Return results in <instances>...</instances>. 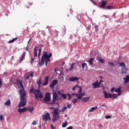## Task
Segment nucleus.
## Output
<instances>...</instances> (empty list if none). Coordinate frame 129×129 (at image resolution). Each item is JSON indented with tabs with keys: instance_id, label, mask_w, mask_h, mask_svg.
I'll return each mask as SVG.
<instances>
[{
	"instance_id": "35",
	"label": "nucleus",
	"mask_w": 129,
	"mask_h": 129,
	"mask_svg": "<svg viewBox=\"0 0 129 129\" xmlns=\"http://www.w3.org/2000/svg\"><path fill=\"white\" fill-rule=\"evenodd\" d=\"M98 60L99 61V62H100L102 63H104V60H103L102 58L100 57L98 58Z\"/></svg>"
},
{
	"instance_id": "63",
	"label": "nucleus",
	"mask_w": 129,
	"mask_h": 129,
	"mask_svg": "<svg viewBox=\"0 0 129 129\" xmlns=\"http://www.w3.org/2000/svg\"><path fill=\"white\" fill-rule=\"evenodd\" d=\"M64 64H65V62H63V63H62V66H64Z\"/></svg>"
},
{
	"instance_id": "19",
	"label": "nucleus",
	"mask_w": 129,
	"mask_h": 129,
	"mask_svg": "<svg viewBox=\"0 0 129 129\" xmlns=\"http://www.w3.org/2000/svg\"><path fill=\"white\" fill-rule=\"evenodd\" d=\"M27 111V108H21L18 109V112L19 113H23V112H25Z\"/></svg>"
},
{
	"instance_id": "26",
	"label": "nucleus",
	"mask_w": 129,
	"mask_h": 129,
	"mask_svg": "<svg viewBox=\"0 0 129 129\" xmlns=\"http://www.w3.org/2000/svg\"><path fill=\"white\" fill-rule=\"evenodd\" d=\"M44 61H45L44 60H42L41 59V61L38 62V64H39L40 67H41L42 66H43V65H44V64H45Z\"/></svg>"
},
{
	"instance_id": "59",
	"label": "nucleus",
	"mask_w": 129,
	"mask_h": 129,
	"mask_svg": "<svg viewBox=\"0 0 129 129\" xmlns=\"http://www.w3.org/2000/svg\"><path fill=\"white\" fill-rule=\"evenodd\" d=\"M31 40H32V38H30L28 42V44L27 45H29V44L30 43V42H31Z\"/></svg>"
},
{
	"instance_id": "36",
	"label": "nucleus",
	"mask_w": 129,
	"mask_h": 129,
	"mask_svg": "<svg viewBox=\"0 0 129 129\" xmlns=\"http://www.w3.org/2000/svg\"><path fill=\"white\" fill-rule=\"evenodd\" d=\"M67 96H69V97L68 98V99H69V100H70V99H71V98H72V96H71V95L70 93L67 94Z\"/></svg>"
},
{
	"instance_id": "48",
	"label": "nucleus",
	"mask_w": 129,
	"mask_h": 129,
	"mask_svg": "<svg viewBox=\"0 0 129 129\" xmlns=\"http://www.w3.org/2000/svg\"><path fill=\"white\" fill-rule=\"evenodd\" d=\"M67 107H68V108H71V107H72L71 104H68L67 105Z\"/></svg>"
},
{
	"instance_id": "34",
	"label": "nucleus",
	"mask_w": 129,
	"mask_h": 129,
	"mask_svg": "<svg viewBox=\"0 0 129 129\" xmlns=\"http://www.w3.org/2000/svg\"><path fill=\"white\" fill-rule=\"evenodd\" d=\"M117 96H119V95H118V94H114L113 95H112V97H113L114 99L116 98V97H117Z\"/></svg>"
},
{
	"instance_id": "8",
	"label": "nucleus",
	"mask_w": 129,
	"mask_h": 129,
	"mask_svg": "<svg viewBox=\"0 0 129 129\" xmlns=\"http://www.w3.org/2000/svg\"><path fill=\"white\" fill-rule=\"evenodd\" d=\"M42 119H43L44 121H45V122L48 121V120H51L50 114L48 112H47L46 113L42 115Z\"/></svg>"
},
{
	"instance_id": "3",
	"label": "nucleus",
	"mask_w": 129,
	"mask_h": 129,
	"mask_svg": "<svg viewBox=\"0 0 129 129\" xmlns=\"http://www.w3.org/2000/svg\"><path fill=\"white\" fill-rule=\"evenodd\" d=\"M52 121L55 122L60 119V116L59 115V108H54V111L52 112Z\"/></svg>"
},
{
	"instance_id": "4",
	"label": "nucleus",
	"mask_w": 129,
	"mask_h": 129,
	"mask_svg": "<svg viewBox=\"0 0 129 129\" xmlns=\"http://www.w3.org/2000/svg\"><path fill=\"white\" fill-rule=\"evenodd\" d=\"M52 57V53L50 52L49 53V55H48V52L44 51L42 55L41 56V59L43 61H51V59H50V58Z\"/></svg>"
},
{
	"instance_id": "25",
	"label": "nucleus",
	"mask_w": 129,
	"mask_h": 129,
	"mask_svg": "<svg viewBox=\"0 0 129 129\" xmlns=\"http://www.w3.org/2000/svg\"><path fill=\"white\" fill-rule=\"evenodd\" d=\"M97 107H98L97 106H96L94 107H92L91 108V110H89L90 112H92L93 111H94V110H95V109H97Z\"/></svg>"
},
{
	"instance_id": "5",
	"label": "nucleus",
	"mask_w": 129,
	"mask_h": 129,
	"mask_svg": "<svg viewBox=\"0 0 129 129\" xmlns=\"http://www.w3.org/2000/svg\"><path fill=\"white\" fill-rule=\"evenodd\" d=\"M51 104H57V105H59L58 94H57V93L56 92L53 93L52 100Z\"/></svg>"
},
{
	"instance_id": "24",
	"label": "nucleus",
	"mask_w": 129,
	"mask_h": 129,
	"mask_svg": "<svg viewBox=\"0 0 129 129\" xmlns=\"http://www.w3.org/2000/svg\"><path fill=\"white\" fill-rule=\"evenodd\" d=\"M5 105H7V106H10L11 105V100H8L6 102L4 103Z\"/></svg>"
},
{
	"instance_id": "38",
	"label": "nucleus",
	"mask_w": 129,
	"mask_h": 129,
	"mask_svg": "<svg viewBox=\"0 0 129 129\" xmlns=\"http://www.w3.org/2000/svg\"><path fill=\"white\" fill-rule=\"evenodd\" d=\"M72 101H73L74 104H75V103H76V102H77V98L73 99L72 100Z\"/></svg>"
},
{
	"instance_id": "14",
	"label": "nucleus",
	"mask_w": 129,
	"mask_h": 129,
	"mask_svg": "<svg viewBox=\"0 0 129 129\" xmlns=\"http://www.w3.org/2000/svg\"><path fill=\"white\" fill-rule=\"evenodd\" d=\"M47 84H49V76H46L45 77V81L43 83V86H46Z\"/></svg>"
},
{
	"instance_id": "49",
	"label": "nucleus",
	"mask_w": 129,
	"mask_h": 129,
	"mask_svg": "<svg viewBox=\"0 0 129 129\" xmlns=\"http://www.w3.org/2000/svg\"><path fill=\"white\" fill-rule=\"evenodd\" d=\"M109 65H112V66H114V64H113V62H108Z\"/></svg>"
},
{
	"instance_id": "22",
	"label": "nucleus",
	"mask_w": 129,
	"mask_h": 129,
	"mask_svg": "<svg viewBox=\"0 0 129 129\" xmlns=\"http://www.w3.org/2000/svg\"><path fill=\"white\" fill-rule=\"evenodd\" d=\"M94 60V58H90L88 60V62L89 63L90 66H91L93 65V60Z\"/></svg>"
},
{
	"instance_id": "61",
	"label": "nucleus",
	"mask_w": 129,
	"mask_h": 129,
	"mask_svg": "<svg viewBox=\"0 0 129 129\" xmlns=\"http://www.w3.org/2000/svg\"><path fill=\"white\" fill-rule=\"evenodd\" d=\"M59 75H62V76H63V75H64V73H63V72H60V74H59Z\"/></svg>"
},
{
	"instance_id": "12",
	"label": "nucleus",
	"mask_w": 129,
	"mask_h": 129,
	"mask_svg": "<svg viewBox=\"0 0 129 129\" xmlns=\"http://www.w3.org/2000/svg\"><path fill=\"white\" fill-rule=\"evenodd\" d=\"M103 94L105 96V98H111L112 97L111 94H108L106 91H103Z\"/></svg>"
},
{
	"instance_id": "50",
	"label": "nucleus",
	"mask_w": 129,
	"mask_h": 129,
	"mask_svg": "<svg viewBox=\"0 0 129 129\" xmlns=\"http://www.w3.org/2000/svg\"><path fill=\"white\" fill-rule=\"evenodd\" d=\"M114 91V88L113 87L111 89L110 91L111 92H113Z\"/></svg>"
},
{
	"instance_id": "64",
	"label": "nucleus",
	"mask_w": 129,
	"mask_h": 129,
	"mask_svg": "<svg viewBox=\"0 0 129 129\" xmlns=\"http://www.w3.org/2000/svg\"><path fill=\"white\" fill-rule=\"evenodd\" d=\"M51 127L52 129H53V125H52V124L51 125Z\"/></svg>"
},
{
	"instance_id": "21",
	"label": "nucleus",
	"mask_w": 129,
	"mask_h": 129,
	"mask_svg": "<svg viewBox=\"0 0 129 129\" xmlns=\"http://www.w3.org/2000/svg\"><path fill=\"white\" fill-rule=\"evenodd\" d=\"M89 99H90V97H84V98H82V101H83V102H88V101H89Z\"/></svg>"
},
{
	"instance_id": "23",
	"label": "nucleus",
	"mask_w": 129,
	"mask_h": 129,
	"mask_svg": "<svg viewBox=\"0 0 129 129\" xmlns=\"http://www.w3.org/2000/svg\"><path fill=\"white\" fill-rule=\"evenodd\" d=\"M25 56H26V52H24L20 59V63H21L23 60H24V58H25Z\"/></svg>"
},
{
	"instance_id": "52",
	"label": "nucleus",
	"mask_w": 129,
	"mask_h": 129,
	"mask_svg": "<svg viewBox=\"0 0 129 129\" xmlns=\"http://www.w3.org/2000/svg\"><path fill=\"white\" fill-rule=\"evenodd\" d=\"M48 62H49V60L44 61V62L45 63V66H47Z\"/></svg>"
},
{
	"instance_id": "32",
	"label": "nucleus",
	"mask_w": 129,
	"mask_h": 129,
	"mask_svg": "<svg viewBox=\"0 0 129 129\" xmlns=\"http://www.w3.org/2000/svg\"><path fill=\"white\" fill-rule=\"evenodd\" d=\"M68 124V122L67 121H66L62 125V127H66L67 126V125Z\"/></svg>"
},
{
	"instance_id": "56",
	"label": "nucleus",
	"mask_w": 129,
	"mask_h": 129,
	"mask_svg": "<svg viewBox=\"0 0 129 129\" xmlns=\"http://www.w3.org/2000/svg\"><path fill=\"white\" fill-rule=\"evenodd\" d=\"M76 94H75V93H72V94H71V96H74V95L75 96V97H76Z\"/></svg>"
},
{
	"instance_id": "33",
	"label": "nucleus",
	"mask_w": 129,
	"mask_h": 129,
	"mask_svg": "<svg viewBox=\"0 0 129 129\" xmlns=\"http://www.w3.org/2000/svg\"><path fill=\"white\" fill-rule=\"evenodd\" d=\"M74 65H75V63H72L70 69H68V71H70L72 70V69H73V67H74Z\"/></svg>"
},
{
	"instance_id": "27",
	"label": "nucleus",
	"mask_w": 129,
	"mask_h": 129,
	"mask_svg": "<svg viewBox=\"0 0 129 129\" xmlns=\"http://www.w3.org/2000/svg\"><path fill=\"white\" fill-rule=\"evenodd\" d=\"M37 84H38V87H41V85L42 84V82L41 81V78L37 82Z\"/></svg>"
},
{
	"instance_id": "51",
	"label": "nucleus",
	"mask_w": 129,
	"mask_h": 129,
	"mask_svg": "<svg viewBox=\"0 0 129 129\" xmlns=\"http://www.w3.org/2000/svg\"><path fill=\"white\" fill-rule=\"evenodd\" d=\"M57 93H58V94H59V95H62V94H62V93H61V92H60V91H58L57 92Z\"/></svg>"
},
{
	"instance_id": "13",
	"label": "nucleus",
	"mask_w": 129,
	"mask_h": 129,
	"mask_svg": "<svg viewBox=\"0 0 129 129\" xmlns=\"http://www.w3.org/2000/svg\"><path fill=\"white\" fill-rule=\"evenodd\" d=\"M80 78H77V77H73L69 79V81H78Z\"/></svg>"
},
{
	"instance_id": "60",
	"label": "nucleus",
	"mask_w": 129,
	"mask_h": 129,
	"mask_svg": "<svg viewBox=\"0 0 129 129\" xmlns=\"http://www.w3.org/2000/svg\"><path fill=\"white\" fill-rule=\"evenodd\" d=\"M101 106H105V107H106V106H105V103H104L103 105L100 106V107H101Z\"/></svg>"
},
{
	"instance_id": "57",
	"label": "nucleus",
	"mask_w": 129,
	"mask_h": 129,
	"mask_svg": "<svg viewBox=\"0 0 129 129\" xmlns=\"http://www.w3.org/2000/svg\"><path fill=\"white\" fill-rule=\"evenodd\" d=\"M29 46V45H27V47H26V50H27V51H28V52H30V50H29V49H28V47Z\"/></svg>"
},
{
	"instance_id": "45",
	"label": "nucleus",
	"mask_w": 129,
	"mask_h": 129,
	"mask_svg": "<svg viewBox=\"0 0 129 129\" xmlns=\"http://www.w3.org/2000/svg\"><path fill=\"white\" fill-rule=\"evenodd\" d=\"M36 124H37V121H33V122L32 123L33 125H36Z\"/></svg>"
},
{
	"instance_id": "37",
	"label": "nucleus",
	"mask_w": 129,
	"mask_h": 129,
	"mask_svg": "<svg viewBox=\"0 0 129 129\" xmlns=\"http://www.w3.org/2000/svg\"><path fill=\"white\" fill-rule=\"evenodd\" d=\"M62 97L63 99H66V97H67V95L65 94H61Z\"/></svg>"
},
{
	"instance_id": "41",
	"label": "nucleus",
	"mask_w": 129,
	"mask_h": 129,
	"mask_svg": "<svg viewBox=\"0 0 129 129\" xmlns=\"http://www.w3.org/2000/svg\"><path fill=\"white\" fill-rule=\"evenodd\" d=\"M29 73L30 74V76H31V78H33V77H34V73L29 72Z\"/></svg>"
},
{
	"instance_id": "58",
	"label": "nucleus",
	"mask_w": 129,
	"mask_h": 129,
	"mask_svg": "<svg viewBox=\"0 0 129 129\" xmlns=\"http://www.w3.org/2000/svg\"><path fill=\"white\" fill-rule=\"evenodd\" d=\"M30 78V75H28L26 78H25V79H29Z\"/></svg>"
},
{
	"instance_id": "62",
	"label": "nucleus",
	"mask_w": 129,
	"mask_h": 129,
	"mask_svg": "<svg viewBox=\"0 0 129 129\" xmlns=\"http://www.w3.org/2000/svg\"><path fill=\"white\" fill-rule=\"evenodd\" d=\"M99 126H100V127H102V124H99Z\"/></svg>"
},
{
	"instance_id": "17",
	"label": "nucleus",
	"mask_w": 129,
	"mask_h": 129,
	"mask_svg": "<svg viewBox=\"0 0 129 129\" xmlns=\"http://www.w3.org/2000/svg\"><path fill=\"white\" fill-rule=\"evenodd\" d=\"M35 109L34 107H32L31 106H29L28 107L26 108V111H30L31 113H33V111Z\"/></svg>"
},
{
	"instance_id": "2",
	"label": "nucleus",
	"mask_w": 129,
	"mask_h": 129,
	"mask_svg": "<svg viewBox=\"0 0 129 129\" xmlns=\"http://www.w3.org/2000/svg\"><path fill=\"white\" fill-rule=\"evenodd\" d=\"M30 92V93L34 94L35 99L43 98V97L42 92L40 90H35L33 87H31Z\"/></svg>"
},
{
	"instance_id": "30",
	"label": "nucleus",
	"mask_w": 129,
	"mask_h": 129,
	"mask_svg": "<svg viewBox=\"0 0 129 129\" xmlns=\"http://www.w3.org/2000/svg\"><path fill=\"white\" fill-rule=\"evenodd\" d=\"M66 109H67V107L63 106V107H62V109L59 110V111H62V112H64V111H65V110H66Z\"/></svg>"
},
{
	"instance_id": "42",
	"label": "nucleus",
	"mask_w": 129,
	"mask_h": 129,
	"mask_svg": "<svg viewBox=\"0 0 129 129\" xmlns=\"http://www.w3.org/2000/svg\"><path fill=\"white\" fill-rule=\"evenodd\" d=\"M94 29L96 30V32H97V31H98V26L97 25L95 26Z\"/></svg>"
},
{
	"instance_id": "40",
	"label": "nucleus",
	"mask_w": 129,
	"mask_h": 129,
	"mask_svg": "<svg viewBox=\"0 0 129 129\" xmlns=\"http://www.w3.org/2000/svg\"><path fill=\"white\" fill-rule=\"evenodd\" d=\"M85 65H86V63H83L82 64V68L83 70H84V67H85Z\"/></svg>"
},
{
	"instance_id": "11",
	"label": "nucleus",
	"mask_w": 129,
	"mask_h": 129,
	"mask_svg": "<svg viewBox=\"0 0 129 129\" xmlns=\"http://www.w3.org/2000/svg\"><path fill=\"white\" fill-rule=\"evenodd\" d=\"M58 83V80H53L51 82V84L50 85V87H51L52 89L54 88V87L57 85Z\"/></svg>"
},
{
	"instance_id": "1",
	"label": "nucleus",
	"mask_w": 129,
	"mask_h": 129,
	"mask_svg": "<svg viewBox=\"0 0 129 129\" xmlns=\"http://www.w3.org/2000/svg\"><path fill=\"white\" fill-rule=\"evenodd\" d=\"M16 83L18 85H20L21 89L19 90V93L20 94V101L18 105V107L21 108L27 105V94L23 85V81L20 79H17Z\"/></svg>"
},
{
	"instance_id": "47",
	"label": "nucleus",
	"mask_w": 129,
	"mask_h": 129,
	"mask_svg": "<svg viewBox=\"0 0 129 129\" xmlns=\"http://www.w3.org/2000/svg\"><path fill=\"white\" fill-rule=\"evenodd\" d=\"M4 119V115H0V120H3Z\"/></svg>"
},
{
	"instance_id": "10",
	"label": "nucleus",
	"mask_w": 129,
	"mask_h": 129,
	"mask_svg": "<svg viewBox=\"0 0 129 129\" xmlns=\"http://www.w3.org/2000/svg\"><path fill=\"white\" fill-rule=\"evenodd\" d=\"M101 5L100 8L101 9H105V6L107 5V2H106V0H101Z\"/></svg>"
},
{
	"instance_id": "55",
	"label": "nucleus",
	"mask_w": 129,
	"mask_h": 129,
	"mask_svg": "<svg viewBox=\"0 0 129 129\" xmlns=\"http://www.w3.org/2000/svg\"><path fill=\"white\" fill-rule=\"evenodd\" d=\"M81 94H82V95H83V96H84V95H85V92H83V93H81Z\"/></svg>"
},
{
	"instance_id": "46",
	"label": "nucleus",
	"mask_w": 129,
	"mask_h": 129,
	"mask_svg": "<svg viewBox=\"0 0 129 129\" xmlns=\"http://www.w3.org/2000/svg\"><path fill=\"white\" fill-rule=\"evenodd\" d=\"M105 118H107V119L111 118V116H110V115L105 116Z\"/></svg>"
},
{
	"instance_id": "39",
	"label": "nucleus",
	"mask_w": 129,
	"mask_h": 129,
	"mask_svg": "<svg viewBox=\"0 0 129 129\" xmlns=\"http://www.w3.org/2000/svg\"><path fill=\"white\" fill-rule=\"evenodd\" d=\"M78 88H79V90L78 91V93H81L82 92V88H81V87H78Z\"/></svg>"
},
{
	"instance_id": "15",
	"label": "nucleus",
	"mask_w": 129,
	"mask_h": 129,
	"mask_svg": "<svg viewBox=\"0 0 129 129\" xmlns=\"http://www.w3.org/2000/svg\"><path fill=\"white\" fill-rule=\"evenodd\" d=\"M115 92H117V94L118 95H121V88L119 87L117 89L114 90Z\"/></svg>"
},
{
	"instance_id": "28",
	"label": "nucleus",
	"mask_w": 129,
	"mask_h": 129,
	"mask_svg": "<svg viewBox=\"0 0 129 129\" xmlns=\"http://www.w3.org/2000/svg\"><path fill=\"white\" fill-rule=\"evenodd\" d=\"M17 40H18V37H16V38L13 39L12 40H10L8 42V43H14V42H15V41H17Z\"/></svg>"
},
{
	"instance_id": "20",
	"label": "nucleus",
	"mask_w": 129,
	"mask_h": 129,
	"mask_svg": "<svg viewBox=\"0 0 129 129\" xmlns=\"http://www.w3.org/2000/svg\"><path fill=\"white\" fill-rule=\"evenodd\" d=\"M76 97H77L78 99H82L83 95L81 93H77L76 94Z\"/></svg>"
},
{
	"instance_id": "43",
	"label": "nucleus",
	"mask_w": 129,
	"mask_h": 129,
	"mask_svg": "<svg viewBox=\"0 0 129 129\" xmlns=\"http://www.w3.org/2000/svg\"><path fill=\"white\" fill-rule=\"evenodd\" d=\"M78 87H79L78 85H76L75 87H74L72 88V90H75L76 88H78Z\"/></svg>"
},
{
	"instance_id": "18",
	"label": "nucleus",
	"mask_w": 129,
	"mask_h": 129,
	"mask_svg": "<svg viewBox=\"0 0 129 129\" xmlns=\"http://www.w3.org/2000/svg\"><path fill=\"white\" fill-rule=\"evenodd\" d=\"M123 79L124 80V82L125 84H126V83H128L129 76L128 75L126 76V77L125 78H123Z\"/></svg>"
},
{
	"instance_id": "53",
	"label": "nucleus",
	"mask_w": 129,
	"mask_h": 129,
	"mask_svg": "<svg viewBox=\"0 0 129 129\" xmlns=\"http://www.w3.org/2000/svg\"><path fill=\"white\" fill-rule=\"evenodd\" d=\"M102 82H103V81L102 80H101L98 83L100 85Z\"/></svg>"
},
{
	"instance_id": "16",
	"label": "nucleus",
	"mask_w": 129,
	"mask_h": 129,
	"mask_svg": "<svg viewBox=\"0 0 129 129\" xmlns=\"http://www.w3.org/2000/svg\"><path fill=\"white\" fill-rule=\"evenodd\" d=\"M99 84L98 81H96L95 83H93V88H99Z\"/></svg>"
},
{
	"instance_id": "44",
	"label": "nucleus",
	"mask_w": 129,
	"mask_h": 129,
	"mask_svg": "<svg viewBox=\"0 0 129 129\" xmlns=\"http://www.w3.org/2000/svg\"><path fill=\"white\" fill-rule=\"evenodd\" d=\"M3 84V82H2V79L0 77V88H2V85Z\"/></svg>"
},
{
	"instance_id": "31",
	"label": "nucleus",
	"mask_w": 129,
	"mask_h": 129,
	"mask_svg": "<svg viewBox=\"0 0 129 129\" xmlns=\"http://www.w3.org/2000/svg\"><path fill=\"white\" fill-rule=\"evenodd\" d=\"M112 9H113V6H107L106 8V10H112Z\"/></svg>"
},
{
	"instance_id": "6",
	"label": "nucleus",
	"mask_w": 129,
	"mask_h": 129,
	"mask_svg": "<svg viewBox=\"0 0 129 129\" xmlns=\"http://www.w3.org/2000/svg\"><path fill=\"white\" fill-rule=\"evenodd\" d=\"M119 67H121V74H126V73L127 72V68H126L125 64L123 62H121L119 64Z\"/></svg>"
},
{
	"instance_id": "29",
	"label": "nucleus",
	"mask_w": 129,
	"mask_h": 129,
	"mask_svg": "<svg viewBox=\"0 0 129 129\" xmlns=\"http://www.w3.org/2000/svg\"><path fill=\"white\" fill-rule=\"evenodd\" d=\"M38 51H39V53H38V58H40V57L41 56V52H42V48L40 47V48H39Z\"/></svg>"
},
{
	"instance_id": "7",
	"label": "nucleus",
	"mask_w": 129,
	"mask_h": 129,
	"mask_svg": "<svg viewBox=\"0 0 129 129\" xmlns=\"http://www.w3.org/2000/svg\"><path fill=\"white\" fill-rule=\"evenodd\" d=\"M38 48H39V46H35L34 47V58L33 57V56L31 57L30 63H31V65H33V64L34 63V61H35V57H37L38 56L37 51H38Z\"/></svg>"
},
{
	"instance_id": "9",
	"label": "nucleus",
	"mask_w": 129,
	"mask_h": 129,
	"mask_svg": "<svg viewBox=\"0 0 129 129\" xmlns=\"http://www.w3.org/2000/svg\"><path fill=\"white\" fill-rule=\"evenodd\" d=\"M43 100L46 102H48V101H51V94H50L49 93H46Z\"/></svg>"
},
{
	"instance_id": "54",
	"label": "nucleus",
	"mask_w": 129,
	"mask_h": 129,
	"mask_svg": "<svg viewBox=\"0 0 129 129\" xmlns=\"http://www.w3.org/2000/svg\"><path fill=\"white\" fill-rule=\"evenodd\" d=\"M58 71H59V70L57 69L56 68H55V72H56V73H58Z\"/></svg>"
}]
</instances>
